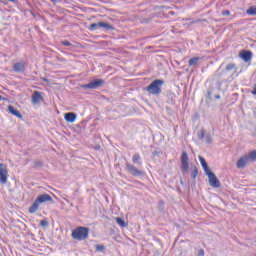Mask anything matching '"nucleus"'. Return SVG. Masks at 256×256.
Masks as SVG:
<instances>
[{"instance_id":"34","label":"nucleus","mask_w":256,"mask_h":256,"mask_svg":"<svg viewBox=\"0 0 256 256\" xmlns=\"http://www.w3.org/2000/svg\"><path fill=\"white\" fill-rule=\"evenodd\" d=\"M157 153H158L157 151H154V152H153V155H157Z\"/></svg>"},{"instance_id":"30","label":"nucleus","mask_w":256,"mask_h":256,"mask_svg":"<svg viewBox=\"0 0 256 256\" xmlns=\"http://www.w3.org/2000/svg\"><path fill=\"white\" fill-rule=\"evenodd\" d=\"M215 75L216 77H221L222 74L219 72V69L216 71Z\"/></svg>"},{"instance_id":"8","label":"nucleus","mask_w":256,"mask_h":256,"mask_svg":"<svg viewBox=\"0 0 256 256\" xmlns=\"http://www.w3.org/2000/svg\"><path fill=\"white\" fill-rule=\"evenodd\" d=\"M9 177V172L7 171V166L5 164L0 163V183L5 185L7 183V178Z\"/></svg>"},{"instance_id":"32","label":"nucleus","mask_w":256,"mask_h":256,"mask_svg":"<svg viewBox=\"0 0 256 256\" xmlns=\"http://www.w3.org/2000/svg\"><path fill=\"white\" fill-rule=\"evenodd\" d=\"M215 99H221V96L220 95H216Z\"/></svg>"},{"instance_id":"3","label":"nucleus","mask_w":256,"mask_h":256,"mask_svg":"<svg viewBox=\"0 0 256 256\" xmlns=\"http://www.w3.org/2000/svg\"><path fill=\"white\" fill-rule=\"evenodd\" d=\"M163 83H165L163 80L156 79L146 87V91L150 93V95H160L161 87H163Z\"/></svg>"},{"instance_id":"10","label":"nucleus","mask_w":256,"mask_h":256,"mask_svg":"<svg viewBox=\"0 0 256 256\" xmlns=\"http://www.w3.org/2000/svg\"><path fill=\"white\" fill-rule=\"evenodd\" d=\"M43 101V96L41 95V92L34 91L31 98L32 105H39Z\"/></svg>"},{"instance_id":"14","label":"nucleus","mask_w":256,"mask_h":256,"mask_svg":"<svg viewBox=\"0 0 256 256\" xmlns=\"http://www.w3.org/2000/svg\"><path fill=\"white\" fill-rule=\"evenodd\" d=\"M8 112L14 117H18V119H23V115L19 113V110L15 109L13 106H8Z\"/></svg>"},{"instance_id":"17","label":"nucleus","mask_w":256,"mask_h":256,"mask_svg":"<svg viewBox=\"0 0 256 256\" xmlns=\"http://www.w3.org/2000/svg\"><path fill=\"white\" fill-rule=\"evenodd\" d=\"M199 161H200L205 173L211 171V169H209V165H207V161H205V158L199 156Z\"/></svg>"},{"instance_id":"9","label":"nucleus","mask_w":256,"mask_h":256,"mask_svg":"<svg viewBox=\"0 0 256 256\" xmlns=\"http://www.w3.org/2000/svg\"><path fill=\"white\" fill-rule=\"evenodd\" d=\"M126 171H128V173H130V175H133L134 177H139L143 175V172L141 170L137 169V167L129 163L126 164Z\"/></svg>"},{"instance_id":"1","label":"nucleus","mask_w":256,"mask_h":256,"mask_svg":"<svg viewBox=\"0 0 256 256\" xmlns=\"http://www.w3.org/2000/svg\"><path fill=\"white\" fill-rule=\"evenodd\" d=\"M43 203H53V197L49 194H41L38 195L36 200L33 202V204L29 208V213H37L39 210V205Z\"/></svg>"},{"instance_id":"13","label":"nucleus","mask_w":256,"mask_h":256,"mask_svg":"<svg viewBox=\"0 0 256 256\" xmlns=\"http://www.w3.org/2000/svg\"><path fill=\"white\" fill-rule=\"evenodd\" d=\"M64 119L65 121H67V123H75V119H77V115L73 112H68L64 115Z\"/></svg>"},{"instance_id":"21","label":"nucleus","mask_w":256,"mask_h":256,"mask_svg":"<svg viewBox=\"0 0 256 256\" xmlns=\"http://www.w3.org/2000/svg\"><path fill=\"white\" fill-rule=\"evenodd\" d=\"M235 69V63H229L226 65L225 71H233Z\"/></svg>"},{"instance_id":"23","label":"nucleus","mask_w":256,"mask_h":256,"mask_svg":"<svg viewBox=\"0 0 256 256\" xmlns=\"http://www.w3.org/2000/svg\"><path fill=\"white\" fill-rule=\"evenodd\" d=\"M198 139H205V130H200L197 134Z\"/></svg>"},{"instance_id":"12","label":"nucleus","mask_w":256,"mask_h":256,"mask_svg":"<svg viewBox=\"0 0 256 256\" xmlns=\"http://www.w3.org/2000/svg\"><path fill=\"white\" fill-rule=\"evenodd\" d=\"M15 73H23L25 71V62H17L13 65Z\"/></svg>"},{"instance_id":"6","label":"nucleus","mask_w":256,"mask_h":256,"mask_svg":"<svg viewBox=\"0 0 256 256\" xmlns=\"http://www.w3.org/2000/svg\"><path fill=\"white\" fill-rule=\"evenodd\" d=\"M205 175L208 177L210 187H214V189H219V187H221V182L217 179L215 173L208 170V172H205Z\"/></svg>"},{"instance_id":"11","label":"nucleus","mask_w":256,"mask_h":256,"mask_svg":"<svg viewBox=\"0 0 256 256\" xmlns=\"http://www.w3.org/2000/svg\"><path fill=\"white\" fill-rule=\"evenodd\" d=\"M181 163L183 171H187V169H189V156L187 155L186 151L182 152Z\"/></svg>"},{"instance_id":"31","label":"nucleus","mask_w":256,"mask_h":256,"mask_svg":"<svg viewBox=\"0 0 256 256\" xmlns=\"http://www.w3.org/2000/svg\"><path fill=\"white\" fill-rule=\"evenodd\" d=\"M252 95H255V97H256V84L254 86V89L252 90Z\"/></svg>"},{"instance_id":"35","label":"nucleus","mask_w":256,"mask_h":256,"mask_svg":"<svg viewBox=\"0 0 256 256\" xmlns=\"http://www.w3.org/2000/svg\"><path fill=\"white\" fill-rule=\"evenodd\" d=\"M51 1H52V3H56L57 0H51Z\"/></svg>"},{"instance_id":"36","label":"nucleus","mask_w":256,"mask_h":256,"mask_svg":"<svg viewBox=\"0 0 256 256\" xmlns=\"http://www.w3.org/2000/svg\"><path fill=\"white\" fill-rule=\"evenodd\" d=\"M7 1L13 2V1H15V0H7Z\"/></svg>"},{"instance_id":"20","label":"nucleus","mask_w":256,"mask_h":256,"mask_svg":"<svg viewBox=\"0 0 256 256\" xmlns=\"http://www.w3.org/2000/svg\"><path fill=\"white\" fill-rule=\"evenodd\" d=\"M116 223L120 225V227H127V224L125 223V220L121 219L120 217L116 218Z\"/></svg>"},{"instance_id":"7","label":"nucleus","mask_w":256,"mask_h":256,"mask_svg":"<svg viewBox=\"0 0 256 256\" xmlns=\"http://www.w3.org/2000/svg\"><path fill=\"white\" fill-rule=\"evenodd\" d=\"M105 85V80L103 79H95L91 82H89L86 85H83L82 87L84 89H99V87H103Z\"/></svg>"},{"instance_id":"2","label":"nucleus","mask_w":256,"mask_h":256,"mask_svg":"<svg viewBox=\"0 0 256 256\" xmlns=\"http://www.w3.org/2000/svg\"><path fill=\"white\" fill-rule=\"evenodd\" d=\"M256 161V150L242 156L236 163L237 169H245L249 163Z\"/></svg>"},{"instance_id":"18","label":"nucleus","mask_w":256,"mask_h":256,"mask_svg":"<svg viewBox=\"0 0 256 256\" xmlns=\"http://www.w3.org/2000/svg\"><path fill=\"white\" fill-rule=\"evenodd\" d=\"M188 63L190 67H195L199 63V57L191 58Z\"/></svg>"},{"instance_id":"16","label":"nucleus","mask_w":256,"mask_h":256,"mask_svg":"<svg viewBox=\"0 0 256 256\" xmlns=\"http://www.w3.org/2000/svg\"><path fill=\"white\" fill-rule=\"evenodd\" d=\"M132 162L135 165H143V162L141 161V155H139V153L133 155Z\"/></svg>"},{"instance_id":"26","label":"nucleus","mask_w":256,"mask_h":256,"mask_svg":"<svg viewBox=\"0 0 256 256\" xmlns=\"http://www.w3.org/2000/svg\"><path fill=\"white\" fill-rule=\"evenodd\" d=\"M222 15H223V17H227V16L231 15V12L229 10H224V11H222Z\"/></svg>"},{"instance_id":"27","label":"nucleus","mask_w":256,"mask_h":256,"mask_svg":"<svg viewBox=\"0 0 256 256\" xmlns=\"http://www.w3.org/2000/svg\"><path fill=\"white\" fill-rule=\"evenodd\" d=\"M105 249V246L103 245H96V251H103Z\"/></svg>"},{"instance_id":"33","label":"nucleus","mask_w":256,"mask_h":256,"mask_svg":"<svg viewBox=\"0 0 256 256\" xmlns=\"http://www.w3.org/2000/svg\"><path fill=\"white\" fill-rule=\"evenodd\" d=\"M5 98H3V96L0 95V101H3Z\"/></svg>"},{"instance_id":"15","label":"nucleus","mask_w":256,"mask_h":256,"mask_svg":"<svg viewBox=\"0 0 256 256\" xmlns=\"http://www.w3.org/2000/svg\"><path fill=\"white\" fill-rule=\"evenodd\" d=\"M241 57L243 61L247 63L248 61H251L252 53L251 51H244L241 53Z\"/></svg>"},{"instance_id":"5","label":"nucleus","mask_w":256,"mask_h":256,"mask_svg":"<svg viewBox=\"0 0 256 256\" xmlns=\"http://www.w3.org/2000/svg\"><path fill=\"white\" fill-rule=\"evenodd\" d=\"M105 29V31H113L115 29L111 24L107 22L92 23L88 29L89 31H97V29Z\"/></svg>"},{"instance_id":"4","label":"nucleus","mask_w":256,"mask_h":256,"mask_svg":"<svg viewBox=\"0 0 256 256\" xmlns=\"http://www.w3.org/2000/svg\"><path fill=\"white\" fill-rule=\"evenodd\" d=\"M72 237L77 241H84L89 237V228L86 227H78L72 232Z\"/></svg>"},{"instance_id":"25","label":"nucleus","mask_w":256,"mask_h":256,"mask_svg":"<svg viewBox=\"0 0 256 256\" xmlns=\"http://www.w3.org/2000/svg\"><path fill=\"white\" fill-rule=\"evenodd\" d=\"M197 175H199V171L197 170V168H194V170L192 171V177L196 179Z\"/></svg>"},{"instance_id":"19","label":"nucleus","mask_w":256,"mask_h":256,"mask_svg":"<svg viewBox=\"0 0 256 256\" xmlns=\"http://www.w3.org/2000/svg\"><path fill=\"white\" fill-rule=\"evenodd\" d=\"M247 15H252L255 16L256 15V7L252 6L250 7L247 11H246Z\"/></svg>"},{"instance_id":"29","label":"nucleus","mask_w":256,"mask_h":256,"mask_svg":"<svg viewBox=\"0 0 256 256\" xmlns=\"http://www.w3.org/2000/svg\"><path fill=\"white\" fill-rule=\"evenodd\" d=\"M198 255H199V256H205V250L200 249V250L198 251Z\"/></svg>"},{"instance_id":"28","label":"nucleus","mask_w":256,"mask_h":256,"mask_svg":"<svg viewBox=\"0 0 256 256\" xmlns=\"http://www.w3.org/2000/svg\"><path fill=\"white\" fill-rule=\"evenodd\" d=\"M61 43H62V45H64L65 47H71V44H70L69 41H62Z\"/></svg>"},{"instance_id":"24","label":"nucleus","mask_w":256,"mask_h":256,"mask_svg":"<svg viewBox=\"0 0 256 256\" xmlns=\"http://www.w3.org/2000/svg\"><path fill=\"white\" fill-rule=\"evenodd\" d=\"M40 225L41 227H49V222L47 220H41Z\"/></svg>"},{"instance_id":"22","label":"nucleus","mask_w":256,"mask_h":256,"mask_svg":"<svg viewBox=\"0 0 256 256\" xmlns=\"http://www.w3.org/2000/svg\"><path fill=\"white\" fill-rule=\"evenodd\" d=\"M211 139H212V136H211L210 133L205 134V136H204V141H205L206 143H211Z\"/></svg>"}]
</instances>
